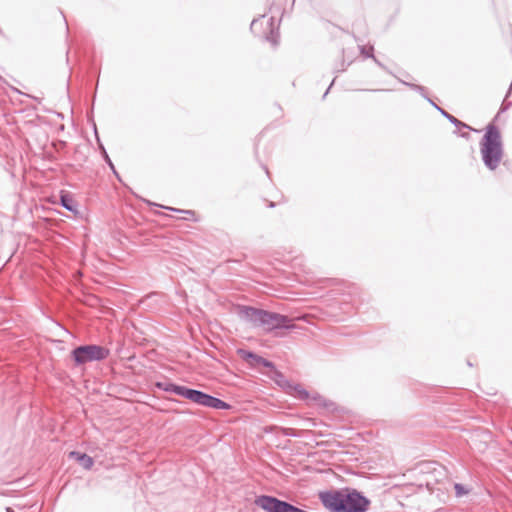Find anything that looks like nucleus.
Masks as SVG:
<instances>
[{"label": "nucleus", "mask_w": 512, "mask_h": 512, "mask_svg": "<svg viewBox=\"0 0 512 512\" xmlns=\"http://www.w3.org/2000/svg\"><path fill=\"white\" fill-rule=\"evenodd\" d=\"M319 500L329 512H367L371 501L355 488H334L321 491Z\"/></svg>", "instance_id": "1"}, {"label": "nucleus", "mask_w": 512, "mask_h": 512, "mask_svg": "<svg viewBox=\"0 0 512 512\" xmlns=\"http://www.w3.org/2000/svg\"><path fill=\"white\" fill-rule=\"evenodd\" d=\"M235 313L242 321L251 324L253 327H261L265 331L276 329L290 330L294 328L291 318L276 312L247 305H238L235 308Z\"/></svg>", "instance_id": "2"}, {"label": "nucleus", "mask_w": 512, "mask_h": 512, "mask_svg": "<svg viewBox=\"0 0 512 512\" xmlns=\"http://www.w3.org/2000/svg\"><path fill=\"white\" fill-rule=\"evenodd\" d=\"M480 153L487 169L495 171L499 167L504 148L501 132L494 122L485 127V133L480 141Z\"/></svg>", "instance_id": "3"}, {"label": "nucleus", "mask_w": 512, "mask_h": 512, "mask_svg": "<svg viewBox=\"0 0 512 512\" xmlns=\"http://www.w3.org/2000/svg\"><path fill=\"white\" fill-rule=\"evenodd\" d=\"M237 353L251 367L257 368L259 366H263L269 369L268 376L272 380H274L278 385H284L285 383H287V380L283 373L277 370L275 364L272 361L265 359L262 356L250 350L239 349Z\"/></svg>", "instance_id": "4"}, {"label": "nucleus", "mask_w": 512, "mask_h": 512, "mask_svg": "<svg viewBox=\"0 0 512 512\" xmlns=\"http://www.w3.org/2000/svg\"><path fill=\"white\" fill-rule=\"evenodd\" d=\"M109 355V350L96 344L80 345L75 347L71 356L77 365L93 361H102Z\"/></svg>", "instance_id": "5"}, {"label": "nucleus", "mask_w": 512, "mask_h": 512, "mask_svg": "<svg viewBox=\"0 0 512 512\" xmlns=\"http://www.w3.org/2000/svg\"><path fill=\"white\" fill-rule=\"evenodd\" d=\"M255 504L266 512H308L270 495L256 497Z\"/></svg>", "instance_id": "6"}, {"label": "nucleus", "mask_w": 512, "mask_h": 512, "mask_svg": "<svg viewBox=\"0 0 512 512\" xmlns=\"http://www.w3.org/2000/svg\"><path fill=\"white\" fill-rule=\"evenodd\" d=\"M208 396H209L208 393H205L200 390L192 389V388H189L186 386L183 387V390L181 393V397H184V398H186L198 405L204 406V407L206 406Z\"/></svg>", "instance_id": "7"}, {"label": "nucleus", "mask_w": 512, "mask_h": 512, "mask_svg": "<svg viewBox=\"0 0 512 512\" xmlns=\"http://www.w3.org/2000/svg\"><path fill=\"white\" fill-rule=\"evenodd\" d=\"M69 458L74 459L81 465L85 470H90L94 465V459L86 453L79 451H71Z\"/></svg>", "instance_id": "8"}, {"label": "nucleus", "mask_w": 512, "mask_h": 512, "mask_svg": "<svg viewBox=\"0 0 512 512\" xmlns=\"http://www.w3.org/2000/svg\"><path fill=\"white\" fill-rule=\"evenodd\" d=\"M155 386L160 389V390H163L165 392H170V393H174L176 395H179L181 396V393H182V390H183V387L182 385H178L176 383H173L171 381H158L155 383Z\"/></svg>", "instance_id": "9"}, {"label": "nucleus", "mask_w": 512, "mask_h": 512, "mask_svg": "<svg viewBox=\"0 0 512 512\" xmlns=\"http://www.w3.org/2000/svg\"><path fill=\"white\" fill-rule=\"evenodd\" d=\"M60 205L70 212H77V205L67 191L62 190L60 192Z\"/></svg>", "instance_id": "10"}, {"label": "nucleus", "mask_w": 512, "mask_h": 512, "mask_svg": "<svg viewBox=\"0 0 512 512\" xmlns=\"http://www.w3.org/2000/svg\"><path fill=\"white\" fill-rule=\"evenodd\" d=\"M205 407L213 408V409H217V410H228L231 408V405L229 403L221 400L220 398H217V397L209 394Z\"/></svg>", "instance_id": "11"}, {"label": "nucleus", "mask_w": 512, "mask_h": 512, "mask_svg": "<svg viewBox=\"0 0 512 512\" xmlns=\"http://www.w3.org/2000/svg\"><path fill=\"white\" fill-rule=\"evenodd\" d=\"M268 27H269V34L266 35L267 41L271 42L272 44H277V38H278V29H279V22L275 23V18L270 17L267 21Z\"/></svg>", "instance_id": "12"}, {"label": "nucleus", "mask_w": 512, "mask_h": 512, "mask_svg": "<svg viewBox=\"0 0 512 512\" xmlns=\"http://www.w3.org/2000/svg\"><path fill=\"white\" fill-rule=\"evenodd\" d=\"M454 490H455V496L458 499H462L464 497H467L472 492V487L469 485H464L461 483H454L453 484Z\"/></svg>", "instance_id": "13"}, {"label": "nucleus", "mask_w": 512, "mask_h": 512, "mask_svg": "<svg viewBox=\"0 0 512 512\" xmlns=\"http://www.w3.org/2000/svg\"><path fill=\"white\" fill-rule=\"evenodd\" d=\"M97 140H98V144H99V149L101 151V155L104 159V161L106 162V164L109 166V168L112 170L113 174L119 179H120V176L117 172V170L115 169V166L111 160V158L109 157L104 145L100 142L99 138L97 137Z\"/></svg>", "instance_id": "14"}, {"label": "nucleus", "mask_w": 512, "mask_h": 512, "mask_svg": "<svg viewBox=\"0 0 512 512\" xmlns=\"http://www.w3.org/2000/svg\"><path fill=\"white\" fill-rule=\"evenodd\" d=\"M441 115L457 128H465L472 130V128L469 125L460 121L459 119L448 113L446 110H441Z\"/></svg>", "instance_id": "15"}, {"label": "nucleus", "mask_w": 512, "mask_h": 512, "mask_svg": "<svg viewBox=\"0 0 512 512\" xmlns=\"http://www.w3.org/2000/svg\"><path fill=\"white\" fill-rule=\"evenodd\" d=\"M400 81L404 85L410 87L412 90L418 92L422 97L427 98L426 88L424 86H421V85H418V84H414V83H409V82H406V81H403V80H400Z\"/></svg>", "instance_id": "16"}, {"label": "nucleus", "mask_w": 512, "mask_h": 512, "mask_svg": "<svg viewBox=\"0 0 512 512\" xmlns=\"http://www.w3.org/2000/svg\"><path fill=\"white\" fill-rule=\"evenodd\" d=\"M165 208L169 209L171 211L177 212V213L184 214L185 215L183 217L184 219H190L191 217L195 216V212L193 210H183V209H177V208H172V207H165Z\"/></svg>", "instance_id": "17"}, {"label": "nucleus", "mask_w": 512, "mask_h": 512, "mask_svg": "<svg viewBox=\"0 0 512 512\" xmlns=\"http://www.w3.org/2000/svg\"><path fill=\"white\" fill-rule=\"evenodd\" d=\"M360 53L365 56L366 58H374V48L373 46L369 47L368 49L365 46H359Z\"/></svg>", "instance_id": "18"}, {"label": "nucleus", "mask_w": 512, "mask_h": 512, "mask_svg": "<svg viewBox=\"0 0 512 512\" xmlns=\"http://www.w3.org/2000/svg\"><path fill=\"white\" fill-rule=\"evenodd\" d=\"M294 391L296 392V395L298 396L299 399L303 400V399H306L308 397V391L305 390L300 385H295L294 386Z\"/></svg>", "instance_id": "19"}, {"label": "nucleus", "mask_w": 512, "mask_h": 512, "mask_svg": "<svg viewBox=\"0 0 512 512\" xmlns=\"http://www.w3.org/2000/svg\"><path fill=\"white\" fill-rule=\"evenodd\" d=\"M283 433L285 436H289V437H299L300 436L299 431L294 428H284Z\"/></svg>", "instance_id": "20"}, {"label": "nucleus", "mask_w": 512, "mask_h": 512, "mask_svg": "<svg viewBox=\"0 0 512 512\" xmlns=\"http://www.w3.org/2000/svg\"><path fill=\"white\" fill-rule=\"evenodd\" d=\"M512 103L511 102H507L506 100H504L501 104V107L499 109V112L498 114L495 116L494 120H496L499 116L500 113H504L506 112L510 107H511Z\"/></svg>", "instance_id": "21"}, {"label": "nucleus", "mask_w": 512, "mask_h": 512, "mask_svg": "<svg viewBox=\"0 0 512 512\" xmlns=\"http://www.w3.org/2000/svg\"><path fill=\"white\" fill-rule=\"evenodd\" d=\"M373 61H374V62H375V63H376V64H377L381 69H383L384 71H386V72H388V73L392 74V72H391V71H389V69H388V68H387V67H386L382 62H380V61H379L375 56H374V58H373Z\"/></svg>", "instance_id": "22"}, {"label": "nucleus", "mask_w": 512, "mask_h": 512, "mask_svg": "<svg viewBox=\"0 0 512 512\" xmlns=\"http://www.w3.org/2000/svg\"><path fill=\"white\" fill-rule=\"evenodd\" d=\"M257 23H258V19H254V20L251 22V25H250V29H251V31H254V30H255Z\"/></svg>", "instance_id": "23"}, {"label": "nucleus", "mask_w": 512, "mask_h": 512, "mask_svg": "<svg viewBox=\"0 0 512 512\" xmlns=\"http://www.w3.org/2000/svg\"><path fill=\"white\" fill-rule=\"evenodd\" d=\"M334 81H335V79L331 82L330 86H329V87H328V89L325 91V93H324L323 97H326V95L328 94V92H329V90H330L331 86L334 84Z\"/></svg>", "instance_id": "24"}, {"label": "nucleus", "mask_w": 512, "mask_h": 512, "mask_svg": "<svg viewBox=\"0 0 512 512\" xmlns=\"http://www.w3.org/2000/svg\"><path fill=\"white\" fill-rule=\"evenodd\" d=\"M425 99H426V100H427V101H428V102H429L433 107H434V105H436V103H435L432 99H430L428 96H427V98H425Z\"/></svg>", "instance_id": "25"}, {"label": "nucleus", "mask_w": 512, "mask_h": 512, "mask_svg": "<svg viewBox=\"0 0 512 512\" xmlns=\"http://www.w3.org/2000/svg\"><path fill=\"white\" fill-rule=\"evenodd\" d=\"M460 136L467 139V138H469V133L463 132V133H461Z\"/></svg>", "instance_id": "26"}, {"label": "nucleus", "mask_w": 512, "mask_h": 512, "mask_svg": "<svg viewBox=\"0 0 512 512\" xmlns=\"http://www.w3.org/2000/svg\"><path fill=\"white\" fill-rule=\"evenodd\" d=\"M434 108L437 109L440 113H441V110H444L443 108L439 107L437 104L434 105Z\"/></svg>", "instance_id": "27"}, {"label": "nucleus", "mask_w": 512, "mask_h": 512, "mask_svg": "<svg viewBox=\"0 0 512 512\" xmlns=\"http://www.w3.org/2000/svg\"><path fill=\"white\" fill-rule=\"evenodd\" d=\"M6 512H15L11 507H6Z\"/></svg>", "instance_id": "28"}, {"label": "nucleus", "mask_w": 512, "mask_h": 512, "mask_svg": "<svg viewBox=\"0 0 512 512\" xmlns=\"http://www.w3.org/2000/svg\"><path fill=\"white\" fill-rule=\"evenodd\" d=\"M268 206H269L270 208H273V207H275V203H274V202H269Z\"/></svg>", "instance_id": "29"}, {"label": "nucleus", "mask_w": 512, "mask_h": 512, "mask_svg": "<svg viewBox=\"0 0 512 512\" xmlns=\"http://www.w3.org/2000/svg\"><path fill=\"white\" fill-rule=\"evenodd\" d=\"M511 90H512V83L510 84V88H509V91H508V93L506 95V98L509 96Z\"/></svg>", "instance_id": "30"}, {"label": "nucleus", "mask_w": 512, "mask_h": 512, "mask_svg": "<svg viewBox=\"0 0 512 512\" xmlns=\"http://www.w3.org/2000/svg\"><path fill=\"white\" fill-rule=\"evenodd\" d=\"M340 71H345V63L344 62H342V68Z\"/></svg>", "instance_id": "31"}]
</instances>
